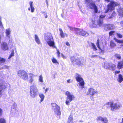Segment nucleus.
Here are the masks:
<instances>
[{"label":"nucleus","mask_w":123,"mask_h":123,"mask_svg":"<svg viewBox=\"0 0 123 123\" xmlns=\"http://www.w3.org/2000/svg\"><path fill=\"white\" fill-rule=\"evenodd\" d=\"M14 55V50H12V52L11 54H10L9 57L8 59H10L12 56H13Z\"/></svg>","instance_id":"ea45409f"},{"label":"nucleus","mask_w":123,"mask_h":123,"mask_svg":"<svg viewBox=\"0 0 123 123\" xmlns=\"http://www.w3.org/2000/svg\"><path fill=\"white\" fill-rule=\"evenodd\" d=\"M73 121V116L70 115L68 120V123H72Z\"/></svg>","instance_id":"393cba45"},{"label":"nucleus","mask_w":123,"mask_h":123,"mask_svg":"<svg viewBox=\"0 0 123 123\" xmlns=\"http://www.w3.org/2000/svg\"><path fill=\"white\" fill-rule=\"evenodd\" d=\"M80 122H83V121L82 120H80Z\"/></svg>","instance_id":"e2e57ef3"},{"label":"nucleus","mask_w":123,"mask_h":123,"mask_svg":"<svg viewBox=\"0 0 123 123\" xmlns=\"http://www.w3.org/2000/svg\"><path fill=\"white\" fill-rule=\"evenodd\" d=\"M118 108H111V110L112 111H115L118 109Z\"/></svg>","instance_id":"49530a36"},{"label":"nucleus","mask_w":123,"mask_h":123,"mask_svg":"<svg viewBox=\"0 0 123 123\" xmlns=\"http://www.w3.org/2000/svg\"><path fill=\"white\" fill-rule=\"evenodd\" d=\"M12 110H15V108H13V109H12Z\"/></svg>","instance_id":"0e129e2a"},{"label":"nucleus","mask_w":123,"mask_h":123,"mask_svg":"<svg viewBox=\"0 0 123 123\" xmlns=\"http://www.w3.org/2000/svg\"><path fill=\"white\" fill-rule=\"evenodd\" d=\"M98 56L97 55H92L91 56V57L92 58H94V57H97Z\"/></svg>","instance_id":"8fccbe9b"},{"label":"nucleus","mask_w":123,"mask_h":123,"mask_svg":"<svg viewBox=\"0 0 123 123\" xmlns=\"http://www.w3.org/2000/svg\"><path fill=\"white\" fill-rule=\"evenodd\" d=\"M52 106V107H55V108H58V106L56 104L54 103H52L51 104ZM58 108H59V107Z\"/></svg>","instance_id":"79ce46f5"},{"label":"nucleus","mask_w":123,"mask_h":123,"mask_svg":"<svg viewBox=\"0 0 123 123\" xmlns=\"http://www.w3.org/2000/svg\"><path fill=\"white\" fill-rule=\"evenodd\" d=\"M111 18V17H110V18Z\"/></svg>","instance_id":"338daca9"},{"label":"nucleus","mask_w":123,"mask_h":123,"mask_svg":"<svg viewBox=\"0 0 123 123\" xmlns=\"http://www.w3.org/2000/svg\"><path fill=\"white\" fill-rule=\"evenodd\" d=\"M121 46H123V44H122L121 45Z\"/></svg>","instance_id":"69168bd1"},{"label":"nucleus","mask_w":123,"mask_h":123,"mask_svg":"<svg viewBox=\"0 0 123 123\" xmlns=\"http://www.w3.org/2000/svg\"><path fill=\"white\" fill-rule=\"evenodd\" d=\"M6 61V59L0 57V65L4 63Z\"/></svg>","instance_id":"473e14b6"},{"label":"nucleus","mask_w":123,"mask_h":123,"mask_svg":"<svg viewBox=\"0 0 123 123\" xmlns=\"http://www.w3.org/2000/svg\"><path fill=\"white\" fill-rule=\"evenodd\" d=\"M59 30L60 31V35L61 37L64 38L65 37H67L68 36V35L66 33H64L61 28H59Z\"/></svg>","instance_id":"aec40b11"},{"label":"nucleus","mask_w":123,"mask_h":123,"mask_svg":"<svg viewBox=\"0 0 123 123\" xmlns=\"http://www.w3.org/2000/svg\"><path fill=\"white\" fill-rule=\"evenodd\" d=\"M116 15V13H115V12H114V13H113L112 14V15L113 16L115 15Z\"/></svg>","instance_id":"13d9d810"},{"label":"nucleus","mask_w":123,"mask_h":123,"mask_svg":"<svg viewBox=\"0 0 123 123\" xmlns=\"http://www.w3.org/2000/svg\"><path fill=\"white\" fill-rule=\"evenodd\" d=\"M2 110L1 109V108H0V116L1 115L2 113Z\"/></svg>","instance_id":"864d4df0"},{"label":"nucleus","mask_w":123,"mask_h":123,"mask_svg":"<svg viewBox=\"0 0 123 123\" xmlns=\"http://www.w3.org/2000/svg\"><path fill=\"white\" fill-rule=\"evenodd\" d=\"M33 2L32 1H30L29 4L30 5V7L28 8V9L29 11L31 10V12H34L35 8L33 5Z\"/></svg>","instance_id":"2eb2a0df"},{"label":"nucleus","mask_w":123,"mask_h":123,"mask_svg":"<svg viewBox=\"0 0 123 123\" xmlns=\"http://www.w3.org/2000/svg\"><path fill=\"white\" fill-rule=\"evenodd\" d=\"M110 46L111 48H113L116 46V44L112 41H111L110 42Z\"/></svg>","instance_id":"72a5a7b5"},{"label":"nucleus","mask_w":123,"mask_h":123,"mask_svg":"<svg viewBox=\"0 0 123 123\" xmlns=\"http://www.w3.org/2000/svg\"><path fill=\"white\" fill-rule=\"evenodd\" d=\"M120 24L121 25L123 26V21L121 22Z\"/></svg>","instance_id":"bf43d9fd"},{"label":"nucleus","mask_w":123,"mask_h":123,"mask_svg":"<svg viewBox=\"0 0 123 123\" xmlns=\"http://www.w3.org/2000/svg\"><path fill=\"white\" fill-rule=\"evenodd\" d=\"M38 80L41 83L43 82V78L42 75H40L39 76Z\"/></svg>","instance_id":"c756f323"},{"label":"nucleus","mask_w":123,"mask_h":123,"mask_svg":"<svg viewBox=\"0 0 123 123\" xmlns=\"http://www.w3.org/2000/svg\"><path fill=\"white\" fill-rule=\"evenodd\" d=\"M49 88H46L45 90V93H46L47 92L48 90H49Z\"/></svg>","instance_id":"6e6d98bb"},{"label":"nucleus","mask_w":123,"mask_h":123,"mask_svg":"<svg viewBox=\"0 0 123 123\" xmlns=\"http://www.w3.org/2000/svg\"><path fill=\"white\" fill-rule=\"evenodd\" d=\"M68 27L71 30L75 31L78 35L86 37L88 36L89 35L88 33L84 31L82 29L73 28L69 26Z\"/></svg>","instance_id":"423d86ee"},{"label":"nucleus","mask_w":123,"mask_h":123,"mask_svg":"<svg viewBox=\"0 0 123 123\" xmlns=\"http://www.w3.org/2000/svg\"><path fill=\"white\" fill-rule=\"evenodd\" d=\"M29 75L30 78L29 82L31 83L34 81V78L35 76V75L31 73L29 74Z\"/></svg>","instance_id":"a211bd4d"},{"label":"nucleus","mask_w":123,"mask_h":123,"mask_svg":"<svg viewBox=\"0 0 123 123\" xmlns=\"http://www.w3.org/2000/svg\"><path fill=\"white\" fill-rule=\"evenodd\" d=\"M52 61L53 63L55 64H58L59 63L57 62V60L55 58H53L52 59Z\"/></svg>","instance_id":"c9c22d12"},{"label":"nucleus","mask_w":123,"mask_h":123,"mask_svg":"<svg viewBox=\"0 0 123 123\" xmlns=\"http://www.w3.org/2000/svg\"><path fill=\"white\" fill-rule=\"evenodd\" d=\"M17 75L21 78L24 80H28L27 73L24 70H20L18 71L17 72Z\"/></svg>","instance_id":"1a4fd4ad"},{"label":"nucleus","mask_w":123,"mask_h":123,"mask_svg":"<svg viewBox=\"0 0 123 123\" xmlns=\"http://www.w3.org/2000/svg\"><path fill=\"white\" fill-rule=\"evenodd\" d=\"M0 28L1 29L3 28V26L2 25V23L1 22V17H0Z\"/></svg>","instance_id":"a19ab883"},{"label":"nucleus","mask_w":123,"mask_h":123,"mask_svg":"<svg viewBox=\"0 0 123 123\" xmlns=\"http://www.w3.org/2000/svg\"><path fill=\"white\" fill-rule=\"evenodd\" d=\"M57 54L58 57H59L60 56V52L58 50H57Z\"/></svg>","instance_id":"de8ad7c7"},{"label":"nucleus","mask_w":123,"mask_h":123,"mask_svg":"<svg viewBox=\"0 0 123 123\" xmlns=\"http://www.w3.org/2000/svg\"><path fill=\"white\" fill-rule=\"evenodd\" d=\"M120 72V71H116L115 72V74H118Z\"/></svg>","instance_id":"4d7b16f0"},{"label":"nucleus","mask_w":123,"mask_h":123,"mask_svg":"<svg viewBox=\"0 0 123 123\" xmlns=\"http://www.w3.org/2000/svg\"><path fill=\"white\" fill-rule=\"evenodd\" d=\"M43 89H45V88H44V87H43Z\"/></svg>","instance_id":"774afa93"},{"label":"nucleus","mask_w":123,"mask_h":123,"mask_svg":"<svg viewBox=\"0 0 123 123\" xmlns=\"http://www.w3.org/2000/svg\"><path fill=\"white\" fill-rule=\"evenodd\" d=\"M105 1H106L107 2H110V0H105Z\"/></svg>","instance_id":"052dcab7"},{"label":"nucleus","mask_w":123,"mask_h":123,"mask_svg":"<svg viewBox=\"0 0 123 123\" xmlns=\"http://www.w3.org/2000/svg\"><path fill=\"white\" fill-rule=\"evenodd\" d=\"M4 88V86L3 85L0 84V97L2 95V91L3 89Z\"/></svg>","instance_id":"c85d7f7f"},{"label":"nucleus","mask_w":123,"mask_h":123,"mask_svg":"<svg viewBox=\"0 0 123 123\" xmlns=\"http://www.w3.org/2000/svg\"><path fill=\"white\" fill-rule=\"evenodd\" d=\"M62 57L63 58V59H65L66 58V57L63 54H61Z\"/></svg>","instance_id":"09e8293b"},{"label":"nucleus","mask_w":123,"mask_h":123,"mask_svg":"<svg viewBox=\"0 0 123 123\" xmlns=\"http://www.w3.org/2000/svg\"><path fill=\"white\" fill-rule=\"evenodd\" d=\"M16 104L15 102H14L13 104V107H15L16 106Z\"/></svg>","instance_id":"603ef678"},{"label":"nucleus","mask_w":123,"mask_h":123,"mask_svg":"<svg viewBox=\"0 0 123 123\" xmlns=\"http://www.w3.org/2000/svg\"><path fill=\"white\" fill-rule=\"evenodd\" d=\"M97 91L92 87L89 88L88 89V91L87 93V95H90L91 96H93L95 93H97Z\"/></svg>","instance_id":"ddd939ff"},{"label":"nucleus","mask_w":123,"mask_h":123,"mask_svg":"<svg viewBox=\"0 0 123 123\" xmlns=\"http://www.w3.org/2000/svg\"><path fill=\"white\" fill-rule=\"evenodd\" d=\"M38 92V90L35 85H33L30 87V95L31 97H35L37 96Z\"/></svg>","instance_id":"0eeeda50"},{"label":"nucleus","mask_w":123,"mask_h":123,"mask_svg":"<svg viewBox=\"0 0 123 123\" xmlns=\"http://www.w3.org/2000/svg\"><path fill=\"white\" fill-rule=\"evenodd\" d=\"M114 57L115 58L119 60L121 59V57L120 55L118 54H116L114 56Z\"/></svg>","instance_id":"a878e982"},{"label":"nucleus","mask_w":123,"mask_h":123,"mask_svg":"<svg viewBox=\"0 0 123 123\" xmlns=\"http://www.w3.org/2000/svg\"><path fill=\"white\" fill-rule=\"evenodd\" d=\"M1 48L2 49L4 50H6L8 49V45L6 43L4 42L1 45Z\"/></svg>","instance_id":"6ab92c4d"},{"label":"nucleus","mask_w":123,"mask_h":123,"mask_svg":"<svg viewBox=\"0 0 123 123\" xmlns=\"http://www.w3.org/2000/svg\"><path fill=\"white\" fill-rule=\"evenodd\" d=\"M110 67L109 69L114 70L115 69L116 67V65L115 64H113L111 63H110Z\"/></svg>","instance_id":"b1692460"},{"label":"nucleus","mask_w":123,"mask_h":123,"mask_svg":"<svg viewBox=\"0 0 123 123\" xmlns=\"http://www.w3.org/2000/svg\"><path fill=\"white\" fill-rule=\"evenodd\" d=\"M117 36L119 38H122V35L119 33L117 34Z\"/></svg>","instance_id":"c03bdc74"},{"label":"nucleus","mask_w":123,"mask_h":123,"mask_svg":"<svg viewBox=\"0 0 123 123\" xmlns=\"http://www.w3.org/2000/svg\"><path fill=\"white\" fill-rule=\"evenodd\" d=\"M70 60L73 64H77L79 66L83 65L85 64V61L82 57L75 59L74 56H72L70 58Z\"/></svg>","instance_id":"f03ea898"},{"label":"nucleus","mask_w":123,"mask_h":123,"mask_svg":"<svg viewBox=\"0 0 123 123\" xmlns=\"http://www.w3.org/2000/svg\"><path fill=\"white\" fill-rule=\"evenodd\" d=\"M106 16L105 14L101 15L100 16L99 19L97 20L96 22L94 20H92L90 24V26L92 27L95 28L98 26H101L103 25V19Z\"/></svg>","instance_id":"f257e3e1"},{"label":"nucleus","mask_w":123,"mask_h":123,"mask_svg":"<svg viewBox=\"0 0 123 123\" xmlns=\"http://www.w3.org/2000/svg\"><path fill=\"white\" fill-rule=\"evenodd\" d=\"M54 111L55 114L57 115H60L61 114V112L60 108H55Z\"/></svg>","instance_id":"5701e85b"},{"label":"nucleus","mask_w":123,"mask_h":123,"mask_svg":"<svg viewBox=\"0 0 123 123\" xmlns=\"http://www.w3.org/2000/svg\"><path fill=\"white\" fill-rule=\"evenodd\" d=\"M72 82V80L70 79L68 80H67V82L68 83H70Z\"/></svg>","instance_id":"3c124183"},{"label":"nucleus","mask_w":123,"mask_h":123,"mask_svg":"<svg viewBox=\"0 0 123 123\" xmlns=\"http://www.w3.org/2000/svg\"><path fill=\"white\" fill-rule=\"evenodd\" d=\"M123 8H121L120 7L119 10H118V12L119 13V15L121 16H122L123 15Z\"/></svg>","instance_id":"bb28decb"},{"label":"nucleus","mask_w":123,"mask_h":123,"mask_svg":"<svg viewBox=\"0 0 123 123\" xmlns=\"http://www.w3.org/2000/svg\"><path fill=\"white\" fill-rule=\"evenodd\" d=\"M42 13L44 15L45 17V18H47L48 16L47 15V13L45 12H43Z\"/></svg>","instance_id":"37998d69"},{"label":"nucleus","mask_w":123,"mask_h":123,"mask_svg":"<svg viewBox=\"0 0 123 123\" xmlns=\"http://www.w3.org/2000/svg\"><path fill=\"white\" fill-rule=\"evenodd\" d=\"M9 68V67L6 65H5L1 68H0V70L3 69H8Z\"/></svg>","instance_id":"4c0bfd02"},{"label":"nucleus","mask_w":123,"mask_h":123,"mask_svg":"<svg viewBox=\"0 0 123 123\" xmlns=\"http://www.w3.org/2000/svg\"><path fill=\"white\" fill-rule=\"evenodd\" d=\"M0 123H6V121L4 118H0Z\"/></svg>","instance_id":"58836bf2"},{"label":"nucleus","mask_w":123,"mask_h":123,"mask_svg":"<svg viewBox=\"0 0 123 123\" xmlns=\"http://www.w3.org/2000/svg\"><path fill=\"white\" fill-rule=\"evenodd\" d=\"M39 96L41 98L40 101L41 102L43 101L44 100L45 97L44 96L43 94L42 93H40L39 94Z\"/></svg>","instance_id":"cd10ccee"},{"label":"nucleus","mask_w":123,"mask_h":123,"mask_svg":"<svg viewBox=\"0 0 123 123\" xmlns=\"http://www.w3.org/2000/svg\"><path fill=\"white\" fill-rule=\"evenodd\" d=\"M91 48L94 51H96L97 50L96 46L93 43H92L91 44Z\"/></svg>","instance_id":"7c9ffc66"},{"label":"nucleus","mask_w":123,"mask_h":123,"mask_svg":"<svg viewBox=\"0 0 123 123\" xmlns=\"http://www.w3.org/2000/svg\"><path fill=\"white\" fill-rule=\"evenodd\" d=\"M117 67L119 69H120L123 68V61L118 62Z\"/></svg>","instance_id":"4be33fe9"},{"label":"nucleus","mask_w":123,"mask_h":123,"mask_svg":"<svg viewBox=\"0 0 123 123\" xmlns=\"http://www.w3.org/2000/svg\"><path fill=\"white\" fill-rule=\"evenodd\" d=\"M104 27L105 29L106 30L109 29V24H105L104 25Z\"/></svg>","instance_id":"e433bc0d"},{"label":"nucleus","mask_w":123,"mask_h":123,"mask_svg":"<svg viewBox=\"0 0 123 123\" xmlns=\"http://www.w3.org/2000/svg\"><path fill=\"white\" fill-rule=\"evenodd\" d=\"M34 38L36 42L39 45L41 44L40 39L37 35H35Z\"/></svg>","instance_id":"412c9836"},{"label":"nucleus","mask_w":123,"mask_h":123,"mask_svg":"<svg viewBox=\"0 0 123 123\" xmlns=\"http://www.w3.org/2000/svg\"><path fill=\"white\" fill-rule=\"evenodd\" d=\"M96 45L99 49L100 53L101 54H103L104 53V49L103 44L102 43L101 44H100V45H99L98 40Z\"/></svg>","instance_id":"f8f14e48"},{"label":"nucleus","mask_w":123,"mask_h":123,"mask_svg":"<svg viewBox=\"0 0 123 123\" xmlns=\"http://www.w3.org/2000/svg\"><path fill=\"white\" fill-rule=\"evenodd\" d=\"M65 95L67 96L66 97V104L67 105H68L69 103L74 98V96L73 94H71L68 91L66 92Z\"/></svg>","instance_id":"9b49d317"},{"label":"nucleus","mask_w":123,"mask_h":123,"mask_svg":"<svg viewBox=\"0 0 123 123\" xmlns=\"http://www.w3.org/2000/svg\"><path fill=\"white\" fill-rule=\"evenodd\" d=\"M45 41L50 46L55 48V43L51 34L49 33L46 34L44 38Z\"/></svg>","instance_id":"7ed1b4c3"},{"label":"nucleus","mask_w":123,"mask_h":123,"mask_svg":"<svg viewBox=\"0 0 123 123\" xmlns=\"http://www.w3.org/2000/svg\"><path fill=\"white\" fill-rule=\"evenodd\" d=\"M107 62H104L102 64V66L103 68L105 69H109L110 65V63Z\"/></svg>","instance_id":"4468645a"},{"label":"nucleus","mask_w":123,"mask_h":123,"mask_svg":"<svg viewBox=\"0 0 123 123\" xmlns=\"http://www.w3.org/2000/svg\"><path fill=\"white\" fill-rule=\"evenodd\" d=\"M46 3L47 4V6H48V2L47 1V0L46 1Z\"/></svg>","instance_id":"680f3d73"},{"label":"nucleus","mask_w":123,"mask_h":123,"mask_svg":"<svg viewBox=\"0 0 123 123\" xmlns=\"http://www.w3.org/2000/svg\"><path fill=\"white\" fill-rule=\"evenodd\" d=\"M115 32V31H110L109 33V35L110 36L112 35Z\"/></svg>","instance_id":"a18cd8bd"},{"label":"nucleus","mask_w":123,"mask_h":123,"mask_svg":"<svg viewBox=\"0 0 123 123\" xmlns=\"http://www.w3.org/2000/svg\"><path fill=\"white\" fill-rule=\"evenodd\" d=\"M11 33V31L10 28L7 29L5 31V33L6 36L8 38H10V34Z\"/></svg>","instance_id":"dca6fc26"},{"label":"nucleus","mask_w":123,"mask_h":123,"mask_svg":"<svg viewBox=\"0 0 123 123\" xmlns=\"http://www.w3.org/2000/svg\"><path fill=\"white\" fill-rule=\"evenodd\" d=\"M75 77L77 81L79 82L78 83L79 86H81L82 88H84L85 83L81 75L77 73H76L75 74Z\"/></svg>","instance_id":"6e6552de"},{"label":"nucleus","mask_w":123,"mask_h":123,"mask_svg":"<svg viewBox=\"0 0 123 123\" xmlns=\"http://www.w3.org/2000/svg\"><path fill=\"white\" fill-rule=\"evenodd\" d=\"M85 1L87 6L90 9H93L95 13H97L98 12L97 7L92 0H85Z\"/></svg>","instance_id":"20e7f679"},{"label":"nucleus","mask_w":123,"mask_h":123,"mask_svg":"<svg viewBox=\"0 0 123 123\" xmlns=\"http://www.w3.org/2000/svg\"><path fill=\"white\" fill-rule=\"evenodd\" d=\"M114 40L115 41L117 42L118 43H123V40H119L116 38H114Z\"/></svg>","instance_id":"2f4dec72"},{"label":"nucleus","mask_w":123,"mask_h":123,"mask_svg":"<svg viewBox=\"0 0 123 123\" xmlns=\"http://www.w3.org/2000/svg\"><path fill=\"white\" fill-rule=\"evenodd\" d=\"M66 44L67 46H69L70 45V44H69V43L68 42L66 43Z\"/></svg>","instance_id":"5fc2aeb1"},{"label":"nucleus","mask_w":123,"mask_h":123,"mask_svg":"<svg viewBox=\"0 0 123 123\" xmlns=\"http://www.w3.org/2000/svg\"><path fill=\"white\" fill-rule=\"evenodd\" d=\"M121 106L120 103H113L112 102L110 101L105 104L104 106L107 108H118L121 107Z\"/></svg>","instance_id":"9d476101"},{"label":"nucleus","mask_w":123,"mask_h":123,"mask_svg":"<svg viewBox=\"0 0 123 123\" xmlns=\"http://www.w3.org/2000/svg\"><path fill=\"white\" fill-rule=\"evenodd\" d=\"M119 3L113 0L110 1V3L107 5V9L105 10V12L107 13L108 11H111L113 10L115 6L119 5Z\"/></svg>","instance_id":"39448f33"},{"label":"nucleus","mask_w":123,"mask_h":123,"mask_svg":"<svg viewBox=\"0 0 123 123\" xmlns=\"http://www.w3.org/2000/svg\"><path fill=\"white\" fill-rule=\"evenodd\" d=\"M109 29L112 30L115 28V27L113 24H109Z\"/></svg>","instance_id":"f704fd0d"},{"label":"nucleus","mask_w":123,"mask_h":123,"mask_svg":"<svg viewBox=\"0 0 123 123\" xmlns=\"http://www.w3.org/2000/svg\"><path fill=\"white\" fill-rule=\"evenodd\" d=\"M97 120H100L102 121L104 123H107L108 122V120L107 118H103L101 117H98L97 118Z\"/></svg>","instance_id":"f3484780"}]
</instances>
